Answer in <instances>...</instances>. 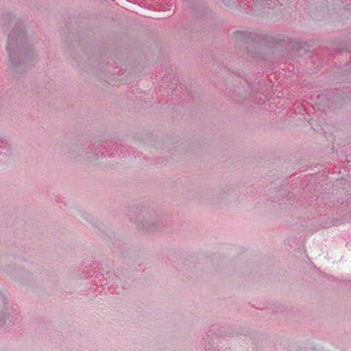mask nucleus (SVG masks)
Instances as JSON below:
<instances>
[{"label":"nucleus","mask_w":351,"mask_h":351,"mask_svg":"<svg viewBox=\"0 0 351 351\" xmlns=\"http://www.w3.org/2000/svg\"><path fill=\"white\" fill-rule=\"evenodd\" d=\"M13 43H14L13 36H12V35H10L9 38H8V45L7 47V51H8L10 56H11V54H12L11 48H12V45Z\"/></svg>","instance_id":"1"},{"label":"nucleus","mask_w":351,"mask_h":351,"mask_svg":"<svg viewBox=\"0 0 351 351\" xmlns=\"http://www.w3.org/2000/svg\"><path fill=\"white\" fill-rule=\"evenodd\" d=\"M3 20H4V18H2L1 19H0V23H1L2 21H3Z\"/></svg>","instance_id":"2"}]
</instances>
